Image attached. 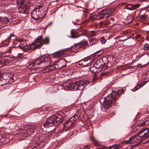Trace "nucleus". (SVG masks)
<instances>
[{
  "label": "nucleus",
  "instance_id": "obj_18",
  "mask_svg": "<svg viewBox=\"0 0 149 149\" xmlns=\"http://www.w3.org/2000/svg\"><path fill=\"white\" fill-rule=\"evenodd\" d=\"M124 5L125 6V8L128 10H132L138 8L140 6L139 4H136L134 5H132L130 3H124Z\"/></svg>",
  "mask_w": 149,
  "mask_h": 149
},
{
  "label": "nucleus",
  "instance_id": "obj_8",
  "mask_svg": "<svg viewBox=\"0 0 149 149\" xmlns=\"http://www.w3.org/2000/svg\"><path fill=\"white\" fill-rule=\"evenodd\" d=\"M94 60L93 57L92 56H89L79 61V65H81L84 67V70L88 71L91 69L90 65Z\"/></svg>",
  "mask_w": 149,
  "mask_h": 149
},
{
  "label": "nucleus",
  "instance_id": "obj_16",
  "mask_svg": "<svg viewBox=\"0 0 149 149\" xmlns=\"http://www.w3.org/2000/svg\"><path fill=\"white\" fill-rule=\"evenodd\" d=\"M25 127L28 135H30L34 133V130L36 129L37 126L36 124L32 123L26 126Z\"/></svg>",
  "mask_w": 149,
  "mask_h": 149
},
{
  "label": "nucleus",
  "instance_id": "obj_41",
  "mask_svg": "<svg viewBox=\"0 0 149 149\" xmlns=\"http://www.w3.org/2000/svg\"><path fill=\"white\" fill-rule=\"evenodd\" d=\"M82 11L84 13V12H87L88 11V9L87 8H84V10H83Z\"/></svg>",
  "mask_w": 149,
  "mask_h": 149
},
{
  "label": "nucleus",
  "instance_id": "obj_31",
  "mask_svg": "<svg viewBox=\"0 0 149 149\" xmlns=\"http://www.w3.org/2000/svg\"><path fill=\"white\" fill-rule=\"evenodd\" d=\"M100 41L102 44H104L106 42V40L105 39L104 37H102L100 38Z\"/></svg>",
  "mask_w": 149,
  "mask_h": 149
},
{
  "label": "nucleus",
  "instance_id": "obj_34",
  "mask_svg": "<svg viewBox=\"0 0 149 149\" xmlns=\"http://www.w3.org/2000/svg\"><path fill=\"white\" fill-rule=\"evenodd\" d=\"M119 147L117 146L114 145L109 147L110 149H118Z\"/></svg>",
  "mask_w": 149,
  "mask_h": 149
},
{
  "label": "nucleus",
  "instance_id": "obj_20",
  "mask_svg": "<svg viewBox=\"0 0 149 149\" xmlns=\"http://www.w3.org/2000/svg\"><path fill=\"white\" fill-rule=\"evenodd\" d=\"M16 3L18 5H20L21 8L23 9L24 11L25 10H28L29 9V7L26 3L23 2L22 0H17Z\"/></svg>",
  "mask_w": 149,
  "mask_h": 149
},
{
  "label": "nucleus",
  "instance_id": "obj_6",
  "mask_svg": "<svg viewBox=\"0 0 149 149\" xmlns=\"http://www.w3.org/2000/svg\"><path fill=\"white\" fill-rule=\"evenodd\" d=\"M63 120L62 117L58 114L53 115L49 117L46 120L44 126L47 128L53 125L56 126L62 123Z\"/></svg>",
  "mask_w": 149,
  "mask_h": 149
},
{
  "label": "nucleus",
  "instance_id": "obj_25",
  "mask_svg": "<svg viewBox=\"0 0 149 149\" xmlns=\"http://www.w3.org/2000/svg\"><path fill=\"white\" fill-rule=\"evenodd\" d=\"M24 129H21L19 130V133L18 134H21L22 136L24 137H26L28 134L27 130H26V127H24Z\"/></svg>",
  "mask_w": 149,
  "mask_h": 149
},
{
  "label": "nucleus",
  "instance_id": "obj_44",
  "mask_svg": "<svg viewBox=\"0 0 149 149\" xmlns=\"http://www.w3.org/2000/svg\"><path fill=\"white\" fill-rule=\"evenodd\" d=\"M53 24V22H51L49 23V24L51 25V24Z\"/></svg>",
  "mask_w": 149,
  "mask_h": 149
},
{
  "label": "nucleus",
  "instance_id": "obj_17",
  "mask_svg": "<svg viewBox=\"0 0 149 149\" xmlns=\"http://www.w3.org/2000/svg\"><path fill=\"white\" fill-rule=\"evenodd\" d=\"M11 21V19H8V17L0 18V28L10 24Z\"/></svg>",
  "mask_w": 149,
  "mask_h": 149
},
{
  "label": "nucleus",
  "instance_id": "obj_33",
  "mask_svg": "<svg viewBox=\"0 0 149 149\" xmlns=\"http://www.w3.org/2000/svg\"><path fill=\"white\" fill-rule=\"evenodd\" d=\"M20 49L22 50L23 52H27L29 50L28 49L26 48L25 47L20 48Z\"/></svg>",
  "mask_w": 149,
  "mask_h": 149
},
{
  "label": "nucleus",
  "instance_id": "obj_14",
  "mask_svg": "<svg viewBox=\"0 0 149 149\" xmlns=\"http://www.w3.org/2000/svg\"><path fill=\"white\" fill-rule=\"evenodd\" d=\"M138 136L142 138V139L146 140L149 138V130L147 129H143L138 133Z\"/></svg>",
  "mask_w": 149,
  "mask_h": 149
},
{
  "label": "nucleus",
  "instance_id": "obj_4",
  "mask_svg": "<svg viewBox=\"0 0 149 149\" xmlns=\"http://www.w3.org/2000/svg\"><path fill=\"white\" fill-rule=\"evenodd\" d=\"M115 9L112 8L111 9H105L100 13H96L93 14L90 18L92 21L95 20L102 19L103 18H107L114 12Z\"/></svg>",
  "mask_w": 149,
  "mask_h": 149
},
{
  "label": "nucleus",
  "instance_id": "obj_13",
  "mask_svg": "<svg viewBox=\"0 0 149 149\" xmlns=\"http://www.w3.org/2000/svg\"><path fill=\"white\" fill-rule=\"evenodd\" d=\"M138 136L142 138V139L146 140L149 138V130L147 129H143L138 133Z\"/></svg>",
  "mask_w": 149,
  "mask_h": 149
},
{
  "label": "nucleus",
  "instance_id": "obj_42",
  "mask_svg": "<svg viewBox=\"0 0 149 149\" xmlns=\"http://www.w3.org/2000/svg\"><path fill=\"white\" fill-rule=\"evenodd\" d=\"M3 140L2 139H0V146L2 144Z\"/></svg>",
  "mask_w": 149,
  "mask_h": 149
},
{
  "label": "nucleus",
  "instance_id": "obj_27",
  "mask_svg": "<svg viewBox=\"0 0 149 149\" xmlns=\"http://www.w3.org/2000/svg\"><path fill=\"white\" fill-rule=\"evenodd\" d=\"M149 49V45L147 44H146L144 45L143 48L141 50L140 52H143L144 51L147 50Z\"/></svg>",
  "mask_w": 149,
  "mask_h": 149
},
{
  "label": "nucleus",
  "instance_id": "obj_15",
  "mask_svg": "<svg viewBox=\"0 0 149 149\" xmlns=\"http://www.w3.org/2000/svg\"><path fill=\"white\" fill-rule=\"evenodd\" d=\"M111 58L110 57L104 56L102 58H101L100 59V61L102 65L103 66L104 68H105L106 69L108 67H110L109 65V59H110Z\"/></svg>",
  "mask_w": 149,
  "mask_h": 149
},
{
  "label": "nucleus",
  "instance_id": "obj_9",
  "mask_svg": "<svg viewBox=\"0 0 149 149\" xmlns=\"http://www.w3.org/2000/svg\"><path fill=\"white\" fill-rule=\"evenodd\" d=\"M11 40H13L12 42H13L14 44H15L16 45L17 44L18 45V46H16L15 47L21 48L26 47L27 45L26 42L25 40H22L20 42H17L16 41V38L14 36L10 35L6 41L8 42L9 43V42H10Z\"/></svg>",
  "mask_w": 149,
  "mask_h": 149
},
{
  "label": "nucleus",
  "instance_id": "obj_22",
  "mask_svg": "<svg viewBox=\"0 0 149 149\" xmlns=\"http://www.w3.org/2000/svg\"><path fill=\"white\" fill-rule=\"evenodd\" d=\"M75 45V47L78 49L81 48H84L88 46L87 41H81L80 42L77 43Z\"/></svg>",
  "mask_w": 149,
  "mask_h": 149
},
{
  "label": "nucleus",
  "instance_id": "obj_38",
  "mask_svg": "<svg viewBox=\"0 0 149 149\" xmlns=\"http://www.w3.org/2000/svg\"><path fill=\"white\" fill-rule=\"evenodd\" d=\"M143 84L142 85H140L139 84L138 85L135 87V88H136V90H137L139 89V88L142 87L143 86Z\"/></svg>",
  "mask_w": 149,
  "mask_h": 149
},
{
  "label": "nucleus",
  "instance_id": "obj_11",
  "mask_svg": "<svg viewBox=\"0 0 149 149\" xmlns=\"http://www.w3.org/2000/svg\"><path fill=\"white\" fill-rule=\"evenodd\" d=\"M70 34L71 36L69 37L71 38H74L81 36H89L92 37L95 35V33L94 31H87L86 30H84L82 33L79 34L78 36H75L73 31L72 30L70 31Z\"/></svg>",
  "mask_w": 149,
  "mask_h": 149
},
{
  "label": "nucleus",
  "instance_id": "obj_39",
  "mask_svg": "<svg viewBox=\"0 0 149 149\" xmlns=\"http://www.w3.org/2000/svg\"><path fill=\"white\" fill-rule=\"evenodd\" d=\"M147 122L148 121H146L145 122H144L142 123H140V124H139V125H140L141 126H143L144 125L146 124V123H147Z\"/></svg>",
  "mask_w": 149,
  "mask_h": 149
},
{
  "label": "nucleus",
  "instance_id": "obj_28",
  "mask_svg": "<svg viewBox=\"0 0 149 149\" xmlns=\"http://www.w3.org/2000/svg\"><path fill=\"white\" fill-rule=\"evenodd\" d=\"M78 118V116H75V115L74 116L71 117L70 119H68L70 121L72 122L73 123L76 120H77Z\"/></svg>",
  "mask_w": 149,
  "mask_h": 149
},
{
  "label": "nucleus",
  "instance_id": "obj_2",
  "mask_svg": "<svg viewBox=\"0 0 149 149\" xmlns=\"http://www.w3.org/2000/svg\"><path fill=\"white\" fill-rule=\"evenodd\" d=\"M118 92L113 91L107 96L104 97L103 102L101 105V110L103 111L108 112L112 105L115 103L119 97Z\"/></svg>",
  "mask_w": 149,
  "mask_h": 149
},
{
  "label": "nucleus",
  "instance_id": "obj_30",
  "mask_svg": "<svg viewBox=\"0 0 149 149\" xmlns=\"http://www.w3.org/2000/svg\"><path fill=\"white\" fill-rule=\"evenodd\" d=\"M141 18L142 20L145 21H146L148 19L147 16L145 14L142 15L141 17Z\"/></svg>",
  "mask_w": 149,
  "mask_h": 149
},
{
  "label": "nucleus",
  "instance_id": "obj_3",
  "mask_svg": "<svg viewBox=\"0 0 149 149\" xmlns=\"http://www.w3.org/2000/svg\"><path fill=\"white\" fill-rule=\"evenodd\" d=\"M90 81L88 80H79L72 82L69 80L65 82L63 85L64 88L66 90H81L84 87L89 84Z\"/></svg>",
  "mask_w": 149,
  "mask_h": 149
},
{
  "label": "nucleus",
  "instance_id": "obj_37",
  "mask_svg": "<svg viewBox=\"0 0 149 149\" xmlns=\"http://www.w3.org/2000/svg\"><path fill=\"white\" fill-rule=\"evenodd\" d=\"M126 40H119L117 42V45H119L120 44H123V42L125 41Z\"/></svg>",
  "mask_w": 149,
  "mask_h": 149
},
{
  "label": "nucleus",
  "instance_id": "obj_5",
  "mask_svg": "<svg viewBox=\"0 0 149 149\" xmlns=\"http://www.w3.org/2000/svg\"><path fill=\"white\" fill-rule=\"evenodd\" d=\"M47 10V6H38L32 11L31 16L33 18L36 19L42 18L46 15Z\"/></svg>",
  "mask_w": 149,
  "mask_h": 149
},
{
  "label": "nucleus",
  "instance_id": "obj_19",
  "mask_svg": "<svg viewBox=\"0 0 149 149\" xmlns=\"http://www.w3.org/2000/svg\"><path fill=\"white\" fill-rule=\"evenodd\" d=\"M56 63L59 69L64 67L66 65V62L65 60L64 59H61L58 61L56 62Z\"/></svg>",
  "mask_w": 149,
  "mask_h": 149
},
{
  "label": "nucleus",
  "instance_id": "obj_43",
  "mask_svg": "<svg viewBox=\"0 0 149 149\" xmlns=\"http://www.w3.org/2000/svg\"><path fill=\"white\" fill-rule=\"evenodd\" d=\"M2 75V73L0 71V77Z\"/></svg>",
  "mask_w": 149,
  "mask_h": 149
},
{
  "label": "nucleus",
  "instance_id": "obj_32",
  "mask_svg": "<svg viewBox=\"0 0 149 149\" xmlns=\"http://www.w3.org/2000/svg\"><path fill=\"white\" fill-rule=\"evenodd\" d=\"M112 72V71H110L109 72H105L102 73L100 75L102 76L106 75H109L111 74Z\"/></svg>",
  "mask_w": 149,
  "mask_h": 149
},
{
  "label": "nucleus",
  "instance_id": "obj_36",
  "mask_svg": "<svg viewBox=\"0 0 149 149\" xmlns=\"http://www.w3.org/2000/svg\"><path fill=\"white\" fill-rule=\"evenodd\" d=\"M93 80L92 81V82H94L97 79V77L96 74H94L93 75Z\"/></svg>",
  "mask_w": 149,
  "mask_h": 149
},
{
  "label": "nucleus",
  "instance_id": "obj_46",
  "mask_svg": "<svg viewBox=\"0 0 149 149\" xmlns=\"http://www.w3.org/2000/svg\"><path fill=\"white\" fill-rule=\"evenodd\" d=\"M81 7V8H84L82 7Z\"/></svg>",
  "mask_w": 149,
  "mask_h": 149
},
{
  "label": "nucleus",
  "instance_id": "obj_21",
  "mask_svg": "<svg viewBox=\"0 0 149 149\" xmlns=\"http://www.w3.org/2000/svg\"><path fill=\"white\" fill-rule=\"evenodd\" d=\"M93 66L94 67L97 69L98 70H100V71L101 70H105L106 69V68H104L102 64H101L100 59L97 61L93 65Z\"/></svg>",
  "mask_w": 149,
  "mask_h": 149
},
{
  "label": "nucleus",
  "instance_id": "obj_47",
  "mask_svg": "<svg viewBox=\"0 0 149 149\" xmlns=\"http://www.w3.org/2000/svg\"><path fill=\"white\" fill-rule=\"evenodd\" d=\"M148 108H149V107H148V108H147V110H148Z\"/></svg>",
  "mask_w": 149,
  "mask_h": 149
},
{
  "label": "nucleus",
  "instance_id": "obj_29",
  "mask_svg": "<svg viewBox=\"0 0 149 149\" xmlns=\"http://www.w3.org/2000/svg\"><path fill=\"white\" fill-rule=\"evenodd\" d=\"M92 72H93L94 74L97 72H98L100 71V70H98L96 68L94 67V66L93 67L92 70H91Z\"/></svg>",
  "mask_w": 149,
  "mask_h": 149
},
{
  "label": "nucleus",
  "instance_id": "obj_10",
  "mask_svg": "<svg viewBox=\"0 0 149 149\" xmlns=\"http://www.w3.org/2000/svg\"><path fill=\"white\" fill-rule=\"evenodd\" d=\"M15 46L11 48L9 50L8 52L12 54L11 57V58H18L21 57L23 54L19 51L20 48L17 47V48H15Z\"/></svg>",
  "mask_w": 149,
  "mask_h": 149
},
{
  "label": "nucleus",
  "instance_id": "obj_35",
  "mask_svg": "<svg viewBox=\"0 0 149 149\" xmlns=\"http://www.w3.org/2000/svg\"><path fill=\"white\" fill-rule=\"evenodd\" d=\"M125 90V89L124 90V88H122L120 91V93L119 92V90H118V91H116L117 92H118V95H119V96H120V95H121L122 93H124V91Z\"/></svg>",
  "mask_w": 149,
  "mask_h": 149
},
{
  "label": "nucleus",
  "instance_id": "obj_40",
  "mask_svg": "<svg viewBox=\"0 0 149 149\" xmlns=\"http://www.w3.org/2000/svg\"><path fill=\"white\" fill-rule=\"evenodd\" d=\"M84 148L85 149H90V148L88 147V145L85 146Z\"/></svg>",
  "mask_w": 149,
  "mask_h": 149
},
{
  "label": "nucleus",
  "instance_id": "obj_7",
  "mask_svg": "<svg viewBox=\"0 0 149 149\" xmlns=\"http://www.w3.org/2000/svg\"><path fill=\"white\" fill-rule=\"evenodd\" d=\"M49 39L48 37H46L42 39L41 36H38L35 40L34 42L30 45L31 49H35L40 48L44 44H47L49 43Z\"/></svg>",
  "mask_w": 149,
  "mask_h": 149
},
{
  "label": "nucleus",
  "instance_id": "obj_1",
  "mask_svg": "<svg viewBox=\"0 0 149 149\" xmlns=\"http://www.w3.org/2000/svg\"><path fill=\"white\" fill-rule=\"evenodd\" d=\"M51 63V59L49 56L43 55L36 59L34 62L28 63L27 66L30 69L36 70L38 68H44L48 71L59 69L56 63L53 65H49Z\"/></svg>",
  "mask_w": 149,
  "mask_h": 149
},
{
  "label": "nucleus",
  "instance_id": "obj_12",
  "mask_svg": "<svg viewBox=\"0 0 149 149\" xmlns=\"http://www.w3.org/2000/svg\"><path fill=\"white\" fill-rule=\"evenodd\" d=\"M143 140L142 138H141L140 137L138 136H132L130 137V139L127 140L125 141V143L127 144H133L134 143V146L141 143Z\"/></svg>",
  "mask_w": 149,
  "mask_h": 149
},
{
  "label": "nucleus",
  "instance_id": "obj_26",
  "mask_svg": "<svg viewBox=\"0 0 149 149\" xmlns=\"http://www.w3.org/2000/svg\"><path fill=\"white\" fill-rule=\"evenodd\" d=\"M9 63V61L7 59L3 58L0 61V68L6 65Z\"/></svg>",
  "mask_w": 149,
  "mask_h": 149
},
{
  "label": "nucleus",
  "instance_id": "obj_45",
  "mask_svg": "<svg viewBox=\"0 0 149 149\" xmlns=\"http://www.w3.org/2000/svg\"><path fill=\"white\" fill-rule=\"evenodd\" d=\"M136 36H135V37L136 38H139V37H136Z\"/></svg>",
  "mask_w": 149,
  "mask_h": 149
},
{
  "label": "nucleus",
  "instance_id": "obj_24",
  "mask_svg": "<svg viewBox=\"0 0 149 149\" xmlns=\"http://www.w3.org/2000/svg\"><path fill=\"white\" fill-rule=\"evenodd\" d=\"M73 123L72 122L70 121L69 120H67L65 123L63 124L64 127L66 128L67 129L69 130L71 127L73 125Z\"/></svg>",
  "mask_w": 149,
  "mask_h": 149
},
{
  "label": "nucleus",
  "instance_id": "obj_23",
  "mask_svg": "<svg viewBox=\"0 0 149 149\" xmlns=\"http://www.w3.org/2000/svg\"><path fill=\"white\" fill-rule=\"evenodd\" d=\"M65 53L66 52L64 50H62L60 51H57L54 53L53 57L55 58L61 57L64 55Z\"/></svg>",
  "mask_w": 149,
  "mask_h": 149
}]
</instances>
